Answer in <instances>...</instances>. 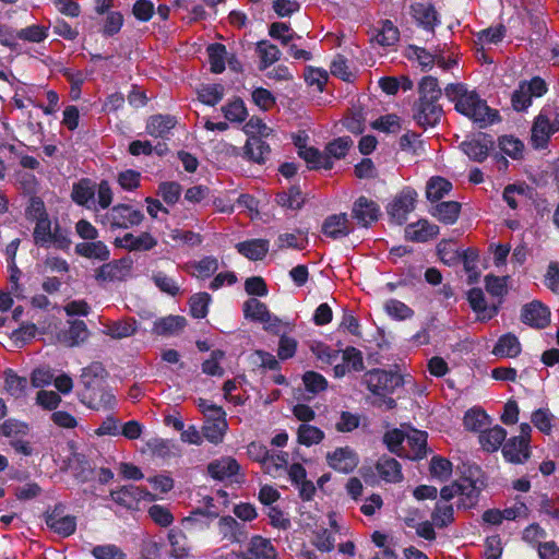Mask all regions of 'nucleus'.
<instances>
[{"label": "nucleus", "mask_w": 559, "mask_h": 559, "mask_svg": "<svg viewBox=\"0 0 559 559\" xmlns=\"http://www.w3.org/2000/svg\"><path fill=\"white\" fill-rule=\"evenodd\" d=\"M444 93L454 103L455 109L472 119L479 128H486L499 120L498 111L489 108L475 91L467 90L464 84H449Z\"/></svg>", "instance_id": "nucleus-1"}, {"label": "nucleus", "mask_w": 559, "mask_h": 559, "mask_svg": "<svg viewBox=\"0 0 559 559\" xmlns=\"http://www.w3.org/2000/svg\"><path fill=\"white\" fill-rule=\"evenodd\" d=\"M419 98L414 107V119L423 128L435 127L441 119L443 110L438 104L441 88L433 76H425L418 85Z\"/></svg>", "instance_id": "nucleus-2"}, {"label": "nucleus", "mask_w": 559, "mask_h": 559, "mask_svg": "<svg viewBox=\"0 0 559 559\" xmlns=\"http://www.w3.org/2000/svg\"><path fill=\"white\" fill-rule=\"evenodd\" d=\"M144 219L141 211L128 204H117L100 216L99 222L110 229H129L138 226Z\"/></svg>", "instance_id": "nucleus-3"}, {"label": "nucleus", "mask_w": 559, "mask_h": 559, "mask_svg": "<svg viewBox=\"0 0 559 559\" xmlns=\"http://www.w3.org/2000/svg\"><path fill=\"white\" fill-rule=\"evenodd\" d=\"M364 383L374 395L386 396L403 384V378L401 374L395 372L373 369L365 373Z\"/></svg>", "instance_id": "nucleus-4"}, {"label": "nucleus", "mask_w": 559, "mask_h": 559, "mask_svg": "<svg viewBox=\"0 0 559 559\" xmlns=\"http://www.w3.org/2000/svg\"><path fill=\"white\" fill-rule=\"evenodd\" d=\"M542 111L534 120L531 130V143L534 148L547 146L552 134L559 131V112Z\"/></svg>", "instance_id": "nucleus-5"}, {"label": "nucleus", "mask_w": 559, "mask_h": 559, "mask_svg": "<svg viewBox=\"0 0 559 559\" xmlns=\"http://www.w3.org/2000/svg\"><path fill=\"white\" fill-rule=\"evenodd\" d=\"M106 377L107 372L99 362H93L84 368L80 377L81 384L83 385V396L94 402V404H98L91 393L94 389L100 390L102 386H107ZM98 402L100 401L98 400Z\"/></svg>", "instance_id": "nucleus-6"}, {"label": "nucleus", "mask_w": 559, "mask_h": 559, "mask_svg": "<svg viewBox=\"0 0 559 559\" xmlns=\"http://www.w3.org/2000/svg\"><path fill=\"white\" fill-rule=\"evenodd\" d=\"M207 419L202 428V433L205 439L212 443H219L227 430V421L225 413L221 407L211 405L206 407Z\"/></svg>", "instance_id": "nucleus-7"}, {"label": "nucleus", "mask_w": 559, "mask_h": 559, "mask_svg": "<svg viewBox=\"0 0 559 559\" xmlns=\"http://www.w3.org/2000/svg\"><path fill=\"white\" fill-rule=\"evenodd\" d=\"M416 192L403 190L399 193L388 207L390 217L399 225L406 222L407 215L415 209Z\"/></svg>", "instance_id": "nucleus-8"}, {"label": "nucleus", "mask_w": 559, "mask_h": 559, "mask_svg": "<svg viewBox=\"0 0 559 559\" xmlns=\"http://www.w3.org/2000/svg\"><path fill=\"white\" fill-rule=\"evenodd\" d=\"M521 320L531 328L545 329L550 323V311L540 301L533 300L523 306Z\"/></svg>", "instance_id": "nucleus-9"}, {"label": "nucleus", "mask_w": 559, "mask_h": 559, "mask_svg": "<svg viewBox=\"0 0 559 559\" xmlns=\"http://www.w3.org/2000/svg\"><path fill=\"white\" fill-rule=\"evenodd\" d=\"M132 269V261L129 259H119L103 264L96 271L98 282H114L126 280Z\"/></svg>", "instance_id": "nucleus-10"}, {"label": "nucleus", "mask_w": 559, "mask_h": 559, "mask_svg": "<svg viewBox=\"0 0 559 559\" xmlns=\"http://www.w3.org/2000/svg\"><path fill=\"white\" fill-rule=\"evenodd\" d=\"M352 214L358 223L367 227L371 223L378 221L380 209L374 201L366 197H359L353 205Z\"/></svg>", "instance_id": "nucleus-11"}, {"label": "nucleus", "mask_w": 559, "mask_h": 559, "mask_svg": "<svg viewBox=\"0 0 559 559\" xmlns=\"http://www.w3.org/2000/svg\"><path fill=\"white\" fill-rule=\"evenodd\" d=\"M110 497L116 503L124 508H131L141 499H153V496L146 489L132 485L122 486L117 490H112Z\"/></svg>", "instance_id": "nucleus-12"}, {"label": "nucleus", "mask_w": 559, "mask_h": 559, "mask_svg": "<svg viewBox=\"0 0 559 559\" xmlns=\"http://www.w3.org/2000/svg\"><path fill=\"white\" fill-rule=\"evenodd\" d=\"M350 231L352 227L346 213L330 215L322 225L323 235L332 239L345 237Z\"/></svg>", "instance_id": "nucleus-13"}, {"label": "nucleus", "mask_w": 559, "mask_h": 559, "mask_svg": "<svg viewBox=\"0 0 559 559\" xmlns=\"http://www.w3.org/2000/svg\"><path fill=\"white\" fill-rule=\"evenodd\" d=\"M504 459L513 464H523L531 456L530 445L521 441V439L512 437L506 441L502 447Z\"/></svg>", "instance_id": "nucleus-14"}, {"label": "nucleus", "mask_w": 559, "mask_h": 559, "mask_svg": "<svg viewBox=\"0 0 559 559\" xmlns=\"http://www.w3.org/2000/svg\"><path fill=\"white\" fill-rule=\"evenodd\" d=\"M277 559V554L270 539L262 536H253L248 545L243 559Z\"/></svg>", "instance_id": "nucleus-15"}, {"label": "nucleus", "mask_w": 559, "mask_h": 559, "mask_svg": "<svg viewBox=\"0 0 559 559\" xmlns=\"http://www.w3.org/2000/svg\"><path fill=\"white\" fill-rule=\"evenodd\" d=\"M328 461L332 468L342 473L352 472L358 463L356 454L349 448H340L329 453Z\"/></svg>", "instance_id": "nucleus-16"}, {"label": "nucleus", "mask_w": 559, "mask_h": 559, "mask_svg": "<svg viewBox=\"0 0 559 559\" xmlns=\"http://www.w3.org/2000/svg\"><path fill=\"white\" fill-rule=\"evenodd\" d=\"M439 234V227L429 223L426 219H420L417 223L411 224L405 229V237L408 240L425 242L435 238Z\"/></svg>", "instance_id": "nucleus-17"}, {"label": "nucleus", "mask_w": 559, "mask_h": 559, "mask_svg": "<svg viewBox=\"0 0 559 559\" xmlns=\"http://www.w3.org/2000/svg\"><path fill=\"white\" fill-rule=\"evenodd\" d=\"M463 152L473 160L481 163L489 155L493 141L486 135L483 139H473L461 144Z\"/></svg>", "instance_id": "nucleus-18"}, {"label": "nucleus", "mask_w": 559, "mask_h": 559, "mask_svg": "<svg viewBox=\"0 0 559 559\" xmlns=\"http://www.w3.org/2000/svg\"><path fill=\"white\" fill-rule=\"evenodd\" d=\"M270 153V145L258 136L249 138L243 146V156L260 165L266 162Z\"/></svg>", "instance_id": "nucleus-19"}, {"label": "nucleus", "mask_w": 559, "mask_h": 559, "mask_svg": "<svg viewBox=\"0 0 559 559\" xmlns=\"http://www.w3.org/2000/svg\"><path fill=\"white\" fill-rule=\"evenodd\" d=\"M46 524L50 530L63 537L72 535L76 528L74 516L62 515L57 510H53L47 516Z\"/></svg>", "instance_id": "nucleus-20"}, {"label": "nucleus", "mask_w": 559, "mask_h": 559, "mask_svg": "<svg viewBox=\"0 0 559 559\" xmlns=\"http://www.w3.org/2000/svg\"><path fill=\"white\" fill-rule=\"evenodd\" d=\"M239 464L230 456L214 460L207 465V473L216 480H223L237 474Z\"/></svg>", "instance_id": "nucleus-21"}, {"label": "nucleus", "mask_w": 559, "mask_h": 559, "mask_svg": "<svg viewBox=\"0 0 559 559\" xmlns=\"http://www.w3.org/2000/svg\"><path fill=\"white\" fill-rule=\"evenodd\" d=\"M138 331V323L132 318L112 321L105 324L104 333L114 340L130 337Z\"/></svg>", "instance_id": "nucleus-22"}, {"label": "nucleus", "mask_w": 559, "mask_h": 559, "mask_svg": "<svg viewBox=\"0 0 559 559\" xmlns=\"http://www.w3.org/2000/svg\"><path fill=\"white\" fill-rule=\"evenodd\" d=\"M96 193V185L90 179H81L73 185L71 198L72 200L82 206L90 207L93 203Z\"/></svg>", "instance_id": "nucleus-23"}, {"label": "nucleus", "mask_w": 559, "mask_h": 559, "mask_svg": "<svg viewBox=\"0 0 559 559\" xmlns=\"http://www.w3.org/2000/svg\"><path fill=\"white\" fill-rule=\"evenodd\" d=\"M176 123V118L170 115L152 116L147 121L146 131L152 136L164 138L175 128Z\"/></svg>", "instance_id": "nucleus-24"}, {"label": "nucleus", "mask_w": 559, "mask_h": 559, "mask_svg": "<svg viewBox=\"0 0 559 559\" xmlns=\"http://www.w3.org/2000/svg\"><path fill=\"white\" fill-rule=\"evenodd\" d=\"M521 349L519 338L512 333H507L499 337L492 349V354L500 357L514 358L519 356Z\"/></svg>", "instance_id": "nucleus-25"}, {"label": "nucleus", "mask_w": 559, "mask_h": 559, "mask_svg": "<svg viewBox=\"0 0 559 559\" xmlns=\"http://www.w3.org/2000/svg\"><path fill=\"white\" fill-rule=\"evenodd\" d=\"M238 252L249 260H262L269 251V241L265 239H252L236 245Z\"/></svg>", "instance_id": "nucleus-26"}, {"label": "nucleus", "mask_w": 559, "mask_h": 559, "mask_svg": "<svg viewBox=\"0 0 559 559\" xmlns=\"http://www.w3.org/2000/svg\"><path fill=\"white\" fill-rule=\"evenodd\" d=\"M507 438V431L500 426L486 429L479 435V443L487 452H496Z\"/></svg>", "instance_id": "nucleus-27"}, {"label": "nucleus", "mask_w": 559, "mask_h": 559, "mask_svg": "<svg viewBox=\"0 0 559 559\" xmlns=\"http://www.w3.org/2000/svg\"><path fill=\"white\" fill-rule=\"evenodd\" d=\"M467 299L472 309L478 313L480 320H489L497 314V308H488L484 293L480 288H472L467 293Z\"/></svg>", "instance_id": "nucleus-28"}, {"label": "nucleus", "mask_w": 559, "mask_h": 559, "mask_svg": "<svg viewBox=\"0 0 559 559\" xmlns=\"http://www.w3.org/2000/svg\"><path fill=\"white\" fill-rule=\"evenodd\" d=\"M298 154L308 163L310 169H331L333 167L330 157L314 147L299 146Z\"/></svg>", "instance_id": "nucleus-29"}, {"label": "nucleus", "mask_w": 559, "mask_h": 559, "mask_svg": "<svg viewBox=\"0 0 559 559\" xmlns=\"http://www.w3.org/2000/svg\"><path fill=\"white\" fill-rule=\"evenodd\" d=\"M91 394L96 401L99 400L100 402H97L98 404H94V402H91V400L83 396V390L80 391V401L90 408L96 411L108 409L111 408L116 403V399L114 394L108 390V386H102L100 390L94 389L92 390Z\"/></svg>", "instance_id": "nucleus-30"}, {"label": "nucleus", "mask_w": 559, "mask_h": 559, "mask_svg": "<svg viewBox=\"0 0 559 559\" xmlns=\"http://www.w3.org/2000/svg\"><path fill=\"white\" fill-rule=\"evenodd\" d=\"M376 468L380 476L389 483H399L403 479L401 465L393 457L382 456L378 461Z\"/></svg>", "instance_id": "nucleus-31"}, {"label": "nucleus", "mask_w": 559, "mask_h": 559, "mask_svg": "<svg viewBox=\"0 0 559 559\" xmlns=\"http://www.w3.org/2000/svg\"><path fill=\"white\" fill-rule=\"evenodd\" d=\"M461 204L455 201L441 202L433 206L431 215L443 224H454L460 215Z\"/></svg>", "instance_id": "nucleus-32"}, {"label": "nucleus", "mask_w": 559, "mask_h": 559, "mask_svg": "<svg viewBox=\"0 0 559 559\" xmlns=\"http://www.w3.org/2000/svg\"><path fill=\"white\" fill-rule=\"evenodd\" d=\"M243 316L246 319L262 323H269L272 320V314L267 310L266 305L255 298L245 301Z\"/></svg>", "instance_id": "nucleus-33"}, {"label": "nucleus", "mask_w": 559, "mask_h": 559, "mask_svg": "<svg viewBox=\"0 0 559 559\" xmlns=\"http://www.w3.org/2000/svg\"><path fill=\"white\" fill-rule=\"evenodd\" d=\"M412 13L416 21L427 29L433 31L438 23L437 11L431 4L415 3Z\"/></svg>", "instance_id": "nucleus-34"}, {"label": "nucleus", "mask_w": 559, "mask_h": 559, "mask_svg": "<svg viewBox=\"0 0 559 559\" xmlns=\"http://www.w3.org/2000/svg\"><path fill=\"white\" fill-rule=\"evenodd\" d=\"M186 325V319L180 316H168L154 322L153 332L157 335H171L180 332Z\"/></svg>", "instance_id": "nucleus-35"}, {"label": "nucleus", "mask_w": 559, "mask_h": 559, "mask_svg": "<svg viewBox=\"0 0 559 559\" xmlns=\"http://www.w3.org/2000/svg\"><path fill=\"white\" fill-rule=\"evenodd\" d=\"M75 252L81 257L106 261L109 250L103 241L81 242L75 246Z\"/></svg>", "instance_id": "nucleus-36"}, {"label": "nucleus", "mask_w": 559, "mask_h": 559, "mask_svg": "<svg viewBox=\"0 0 559 559\" xmlns=\"http://www.w3.org/2000/svg\"><path fill=\"white\" fill-rule=\"evenodd\" d=\"M452 190V183L443 177H432L426 186V197L431 202L441 200Z\"/></svg>", "instance_id": "nucleus-37"}, {"label": "nucleus", "mask_w": 559, "mask_h": 559, "mask_svg": "<svg viewBox=\"0 0 559 559\" xmlns=\"http://www.w3.org/2000/svg\"><path fill=\"white\" fill-rule=\"evenodd\" d=\"M257 53L260 58V70H265L275 63L281 57V51L277 46L267 40H261L257 44Z\"/></svg>", "instance_id": "nucleus-38"}, {"label": "nucleus", "mask_w": 559, "mask_h": 559, "mask_svg": "<svg viewBox=\"0 0 559 559\" xmlns=\"http://www.w3.org/2000/svg\"><path fill=\"white\" fill-rule=\"evenodd\" d=\"M461 261L463 262L464 270L468 275V282H477L480 276V271L478 269V251L474 248H468L467 250L461 253Z\"/></svg>", "instance_id": "nucleus-39"}, {"label": "nucleus", "mask_w": 559, "mask_h": 559, "mask_svg": "<svg viewBox=\"0 0 559 559\" xmlns=\"http://www.w3.org/2000/svg\"><path fill=\"white\" fill-rule=\"evenodd\" d=\"M429 473L432 478L444 483L452 476V463L441 456H433L430 460Z\"/></svg>", "instance_id": "nucleus-40"}, {"label": "nucleus", "mask_w": 559, "mask_h": 559, "mask_svg": "<svg viewBox=\"0 0 559 559\" xmlns=\"http://www.w3.org/2000/svg\"><path fill=\"white\" fill-rule=\"evenodd\" d=\"M400 32L396 26L389 20L384 21L382 28L373 37V40L383 47L393 46L399 41Z\"/></svg>", "instance_id": "nucleus-41"}, {"label": "nucleus", "mask_w": 559, "mask_h": 559, "mask_svg": "<svg viewBox=\"0 0 559 559\" xmlns=\"http://www.w3.org/2000/svg\"><path fill=\"white\" fill-rule=\"evenodd\" d=\"M298 442L310 447L320 443L324 438V432L318 427L302 424L297 430Z\"/></svg>", "instance_id": "nucleus-42"}, {"label": "nucleus", "mask_w": 559, "mask_h": 559, "mask_svg": "<svg viewBox=\"0 0 559 559\" xmlns=\"http://www.w3.org/2000/svg\"><path fill=\"white\" fill-rule=\"evenodd\" d=\"M27 388V379L19 377L13 371L5 373L4 389L5 391L15 399L23 397Z\"/></svg>", "instance_id": "nucleus-43"}, {"label": "nucleus", "mask_w": 559, "mask_h": 559, "mask_svg": "<svg viewBox=\"0 0 559 559\" xmlns=\"http://www.w3.org/2000/svg\"><path fill=\"white\" fill-rule=\"evenodd\" d=\"M276 202L283 207L299 210L305 199L299 188L292 187L288 191L278 193L276 195Z\"/></svg>", "instance_id": "nucleus-44"}, {"label": "nucleus", "mask_w": 559, "mask_h": 559, "mask_svg": "<svg viewBox=\"0 0 559 559\" xmlns=\"http://www.w3.org/2000/svg\"><path fill=\"white\" fill-rule=\"evenodd\" d=\"M479 496L475 483L468 478L460 480V502L464 508L473 507Z\"/></svg>", "instance_id": "nucleus-45"}, {"label": "nucleus", "mask_w": 559, "mask_h": 559, "mask_svg": "<svg viewBox=\"0 0 559 559\" xmlns=\"http://www.w3.org/2000/svg\"><path fill=\"white\" fill-rule=\"evenodd\" d=\"M288 453L287 452H278L272 453L264 452L263 457L261 459L264 469L269 474H274L278 469L285 468L288 464Z\"/></svg>", "instance_id": "nucleus-46"}, {"label": "nucleus", "mask_w": 559, "mask_h": 559, "mask_svg": "<svg viewBox=\"0 0 559 559\" xmlns=\"http://www.w3.org/2000/svg\"><path fill=\"white\" fill-rule=\"evenodd\" d=\"M498 145L501 152L511 158L519 159L522 157L524 145L519 139L512 135H502L498 139Z\"/></svg>", "instance_id": "nucleus-47"}, {"label": "nucleus", "mask_w": 559, "mask_h": 559, "mask_svg": "<svg viewBox=\"0 0 559 559\" xmlns=\"http://www.w3.org/2000/svg\"><path fill=\"white\" fill-rule=\"evenodd\" d=\"M406 437L408 445L413 449L412 459H420L426 454L427 433L420 430H412Z\"/></svg>", "instance_id": "nucleus-48"}, {"label": "nucleus", "mask_w": 559, "mask_h": 559, "mask_svg": "<svg viewBox=\"0 0 559 559\" xmlns=\"http://www.w3.org/2000/svg\"><path fill=\"white\" fill-rule=\"evenodd\" d=\"M352 145L353 141L349 138H338L326 145L324 154L330 157V160L332 158L341 159L346 156Z\"/></svg>", "instance_id": "nucleus-49"}, {"label": "nucleus", "mask_w": 559, "mask_h": 559, "mask_svg": "<svg viewBox=\"0 0 559 559\" xmlns=\"http://www.w3.org/2000/svg\"><path fill=\"white\" fill-rule=\"evenodd\" d=\"M225 118L231 122H242L246 120L248 112L241 99H235L222 107Z\"/></svg>", "instance_id": "nucleus-50"}, {"label": "nucleus", "mask_w": 559, "mask_h": 559, "mask_svg": "<svg viewBox=\"0 0 559 559\" xmlns=\"http://www.w3.org/2000/svg\"><path fill=\"white\" fill-rule=\"evenodd\" d=\"M207 52L212 72L222 73L225 70V46L222 44H213L209 46Z\"/></svg>", "instance_id": "nucleus-51"}, {"label": "nucleus", "mask_w": 559, "mask_h": 559, "mask_svg": "<svg viewBox=\"0 0 559 559\" xmlns=\"http://www.w3.org/2000/svg\"><path fill=\"white\" fill-rule=\"evenodd\" d=\"M432 523L437 527H445L454 521V510L451 504H437L431 513Z\"/></svg>", "instance_id": "nucleus-52"}, {"label": "nucleus", "mask_w": 559, "mask_h": 559, "mask_svg": "<svg viewBox=\"0 0 559 559\" xmlns=\"http://www.w3.org/2000/svg\"><path fill=\"white\" fill-rule=\"evenodd\" d=\"M243 131L249 138L258 136L260 139L267 138L273 133V130L267 127L262 119L258 117H251L249 121L243 126Z\"/></svg>", "instance_id": "nucleus-53"}, {"label": "nucleus", "mask_w": 559, "mask_h": 559, "mask_svg": "<svg viewBox=\"0 0 559 559\" xmlns=\"http://www.w3.org/2000/svg\"><path fill=\"white\" fill-rule=\"evenodd\" d=\"M51 222L48 217L36 221L34 228V241L39 246H47L51 242Z\"/></svg>", "instance_id": "nucleus-54"}, {"label": "nucleus", "mask_w": 559, "mask_h": 559, "mask_svg": "<svg viewBox=\"0 0 559 559\" xmlns=\"http://www.w3.org/2000/svg\"><path fill=\"white\" fill-rule=\"evenodd\" d=\"M488 416L480 409H469L464 416V426L467 430L479 431L487 425Z\"/></svg>", "instance_id": "nucleus-55"}, {"label": "nucleus", "mask_w": 559, "mask_h": 559, "mask_svg": "<svg viewBox=\"0 0 559 559\" xmlns=\"http://www.w3.org/2000/svg\"><path fill=\"white\" fill-rule=\"evenodd\" d=\"M211 297L206 293H199L190 298V312L192 317L201 319L207 314Z\"/></svg>", "instance_id": "nucleus-56"}, {"label": "nucleus", "mask_w": 559, "mask_h": 559, "mask_svg": "<svg viewBox=\"0 0 559 559\" xmlns=\"http://www.w3.org/2000/svg\"><path fill=\"white\" fill-rule=\"evenodd\" d=\"M302 381L306 389L313 394L324 391L328 386L325 378L314 371H307L302 377Z\"/></svg>", "instance_id": "nucleus-57"}, {"label": "nucleus", "mask_w": 559, "mask_h": 559, "mask_svg": "<svg viewBox=\"0 0 559 559\" xmlns=\"http://www.w3.org/2000/svg\"><path fill=\"white\" fill-rule=\"evenodd\" d=\"M304 76H305L306 82L310 86H316L317 90L320 92L323 91V88L328 82V79H329L326 71L319 69V68H312V67H308L306 69Z\"/></svg>", "instance_id": "nucleus-58"}, {"label": "nucleus", "mask_w": 559, "mask_h": 559, "mask_svg": "<svg viewBox=\"0 0 559 559\" xmlns=\"http://www.w3.org/2000/svg\"><path fill=\"white\" fill-rule=\"evenodd\" d=\"M224 356L225 353L223 350H213L210 359H206L202 364V371L209 376L222 377L224 374V369L219 366V361L224 358Z\"/></svg>", "instance_id": "nucleus-59"}, {"label": "nucleus", "mask_w": 559, "mask_h": 559, "mask_svg": "<svg viewBox=\"0 0 559 559\" xmlns=\"http://www.w3.org/2000/svg\"><path fill=\"white\" fill-rule=\"evenodd\" d=\"M224 95V88L219 84L204 86L199 92V98L206 105L214 106L219 103Z\"/></svg>", "instance_id": "nucleus-60"}, {"label": "nucleus", "mask_w": 559, "mask_h": 559, "mask_svg": "<svg viewBox=\"0 0 559 559\" xmlns=\"http://www.w3.org/2000/svg\"><path fill=\"white\" fill-rule=\"evenodd\" d=\"M36 326L34 324L23 325L12 332L10 338L16 348H21L35 337Z\"/></svg>", "instance_id": "nucleus-61"}, {"label": "nucleus", "mask_w": 559, "mask_h": 559, "mask_svg": "<svg viewBox=\"0 0 559 559\" xmlns=\"http://www.w3.org/2000/svg\"><path fill=\"white\" fill-rule=\"evenodd\" d=\"M409 58H415L418 63L421 66V69L427 71L430 70L435 62L437 55H433L429 51H427L425 48L411 46L409 47Z\"/></svg>", "instance_id": "nucleus-62"}, {"label": "nucleus", "mask_w": 559, "mask_h": 559, "mask_svg": "<svg viewBox=\"0 0 559 559\" xmlns=\"http://www.w3.org/2000/svg\"><path fill=\"white\" fill-rule=\"evenodd\" d=\"M148 515L157 525L163 527L169 526L174 521V516L169 509L159 504L150 507Z\"/></svg>", "instance_id": "nucleus-63"}, {"label": "nucleus", "mask_w": 559, "mask_h": 559, "mask_svg": "<svg viewBox=\"0 0 559 559\" xmlns=\"http://www.w3.org/2000/svg\"><path fill=\"white\" fill-rule=\"evenodd\" d=\"M93 555L96 559H126V555L115 545L97 546Z\"/></svg>", "instance_id": "nucleus-64"}]
</instances>
